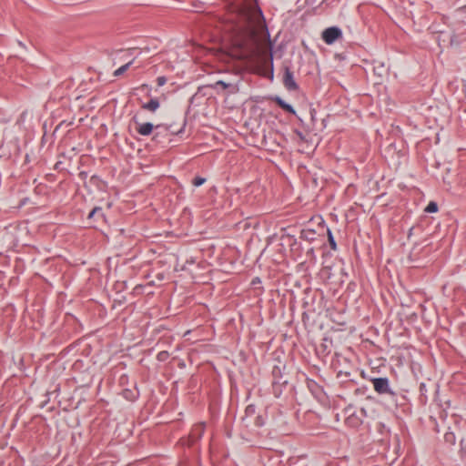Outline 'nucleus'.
<instances>
[{
	"mask_svg": "<svg viewBox=\"0 0 466 466\" xmlns=\"http://www.w3.org/2000/svg\"><path fill=\"white\" fill-rule=\"evenodd\" d=\"M165 83H166V78H165L164 76H159V77L157 78V84H158V86H161L165 85Z\"/></svg>",
	"mask_w": 466,
	"mask_h": 466,
	"instance_id": "4468645a",
	"label": "nucleus"
},
{
	"mask_svg": "<svg viewBox=\"0 0 466 466\" xmlns=\"http://www.w3.org/2000/svg\"><path fill=\"white\" fill-rule=\"evenodd\" d=\"M99 211H101V208H94V209L90 212V214H89V218H92V217H93L96 212H99Z\"/></svg>",
	"mask_w": 466,
	"mask_h": 466,
	"instance_id": "2eb2a0df",
	"label": "nucleus"
},
{
	"mask_svg": "<svg viewBox=\"0 0 466 466\" xmlns=\"http://www.w3.org/2000/svg\"><path fill=\"white\" fill-rule=\"evenodd\" d=\"M134 122L136 124V130L139 135L146 137V136H149L153 132V129H154L153 124H151L149 122L140 123V122L137 121L135 118H134Z\"/></svg>",
	"mask_w": 466,
	"mask_h": 466,
	"instance_id": "20e7f679",
	"label": "nucleus"
},
{
	"mask_svg": "<svg viewBox=\"0 0 466 466\" xmlns=\"http://www.w3.org/2000/svg\"><path fill=\"white\" fill-rule=\"evenodd\" d=\"M328 233H329V242L330 248L332 249H336V242L332 237V234L330 231H329Z\"/></svg>",
	"mask_w": 466,
	"mask_h": 466,
	"instance_id": "ddd939ff",
	"label": "nucleus"
},
{
	"mask_svg": "<svg viewBox=\"0 0 466 466\" xmlns=\"http://www.w3.org/2000/svg\"><path fill=\"white\" fill-rule=\"evenodd\" d=\"M374 390L379 393H385L389 390V382L387 379L379 378L373 380Z\"/></svg>",
	"mask_w": 466,
	"mask_h": 466,
	"instance_id": "423d86ee",
	"label": "nucleus"
},
{
	"mask_svg": "<svg viewBox=\"0 0 466 466\" xmlns=\"http://www.w3.org/2000/svg\"><path fill=\"white\" fill-rule=\"evenodd\" d=\"M164 353L163 352H160L159 356L162 355V358H165V355H163Z\"/></svg>",
	"mask_w": 466,
	"mask_h": 466,
	"instance_id": "dca6fc26",
	"label": "nucleus"
},
{
	"mask_svg": "<svg viewBox=\"0 0 466 466\" xmlns=\"http://www.w3.org/2000/svg\"><path fill=\"white\" fill-rule=\"evenodd\" d=\"M164 353L163 352H160L159 356L162 355V358H165V355H163Z\"/></svg>",
	"mask_w": 466,
	"mask_h": 466,
	"instance_id": "f3484780",
	"label": "nucleus"
},
{
	"mask_svg": "<svg viewBox=\"0 0 466 466\" xmlns=\"http://www.w3.org/2000/svg\"><path fill=\"white\" fill-rule=\"evenodd\" d=\"M283 84L289 90H296L298 88V86L293 77V74L289 68H287L285 71Z\"/></svg>",
	"mask_w": 466,
	"mask_h": 466,
	"instance_id": "39448f33",
	"label": "nucleus"
},
{
	"mask_svg": "<svg viewBox=\"0 0 466 466\" xmlns=\"http://www.w3.org/2000/svg\"><path fill=\"white\" fill-rule=\"evenodd\" d=\"M206 179L203 177H195L193 180V185L195 187H199L205 183Z\"/></svg>",
	"mask_w": 466,
	"mask_h": 466,
	"instance_id": "f8f14e48",
	"label": "nucleus"
},
{
	"mask_svg": "<svg viewBox=\"0 0 466 466\" xmlns=\"http://www.w3.org/2000/svg\"><path fill=\"white\" fill-rule=\"evenodd\" d=\"M276 102L285 111L291 113V114H295L294 108L290 105H289L285 101H283L281 98L277 97Z\"/></svg>",
	"mask_w": 466,
	"mask_h": 466,
	"instance_id": "6e6552de",
	"label": "nucleus"
},
{
	"mask_svg": "<svg viewBox=\"0 0 466 466\" xmlns=\"http://www.w3.org/2000/svg\"><path fill=\"white\" fill-rule=\"evenodd\" d=\"M131 64H132V62H128V63L125 64L124 66H120L119 68H117L114 72V76H118L122 75L123 73H125L129 68Z\"/></svg>",
	"mask_w": 466,
	"mask_h": 466,
	"instance_id": "9d476101",
	"label": "nucleus"
},
{
	"mask_svg": "<svg viewBox=\"0 0 466 466\" xmlns=\"http://www.w3.org/2000/svg\"><path fill=\"white\" fill-rule=\"evenodd\" d=\"M203 432H204V425L199 424V425L196 426V428L193 430L192 436L194 438H200L201 435L203 434Z\"/></svg>",
	"mask_w": 466,
	"mask_h": 466,
	"instance_id": "1a4fd4ad",
	"label": "nucleus"
},
{
	"mask_svg": "<svg viewBox=\"0 0 466 466\" xmlns=\"http://www.w3.org/2000/svg\"><path fill=\"white\" fill-rule=\"evenodd\" d=\"M159 102L157 98L150 99L147 103H144L141 107L145 110L155 112L159 107Z\"/></svg>",
	"mask_w": 466,
	"mask_h": 466,
	"instance_id": "0eeeda50",
	"label": "nucleus"
},
{
	"mask_svg": "<svg viewBox=\"0 0 466 466\" xmlns=\"http://www.w3.org/2000/svg\"><path fill=\"white\" fill-rule=\"evenodd\" d=\"M215 90H228L229 93L234 94L238 90V85L228 80H218L212 86Z\"/></svg>",
	"mask_w": 466,
	"mask_h": 466,
	"instance_id": "7ed1b4c3",
	"label": "nucleus"
},
{
	"mask_svg": "<svg viewBox=\"0 0 466 466\" xmlns=\"http://www.w3.org/2000/svg\"><path fill=\"white\" fill-rule=\"evenodd\" d=\"M230 17L225 30L229 46L226 51H218V60L228 63L238 59L248 62H265L268 57L269 44L262 12L256 0H228Z\"/></svg>",
	"mask_w": 466,
	"mask_h": 466,
	"instance_id": "f257e3e1",
	"label": "nucleus"
},
{
	"mask_svg": "<svg viewBox=\"0 0 466 466\" xmlns=\"http://www.w3.org/2000/svg\"><path fill=\"white\" fill-rule=\"evenodd\" d=\"M427 213H435L438 211V206L435 202L431 201L424 209Z\"/></svg>",
	"mask_w": 466,
	"mask_h": 466,
	"instance_id": "9b49d317",
	"label": "nucleus"
},
{
	"mask_svg": "<svg viewBox=\"0 0 466 466\" xmlns=\"http://www.w3.org/2000/svg\"><path fill=\"white\" fill-rule=\"evenodd\" d=\"M341 36V30L336 26L329 27L322 32V39L328 45H332Z\"/></svg>",
	"mask_w": 466,
	"mask_h": 466,
	"instance_id": "f03ea898",
	"label": "nucleus"
}]
</instances>
